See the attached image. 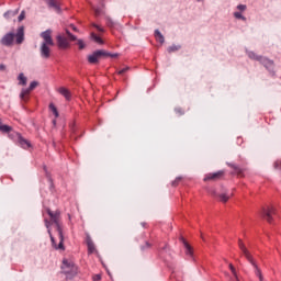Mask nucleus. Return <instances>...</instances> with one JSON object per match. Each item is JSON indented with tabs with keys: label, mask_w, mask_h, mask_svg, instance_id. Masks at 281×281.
<instances>
[{
	"label": "nucleus",
	"mask_w": 281,
	"mask_h": 281,
	"mask_svg": "<svg viewBox=\"0 0 281 281\" xmlns=\"http://www.w3.org/2000/svg\"><path fill=\"white\" fill-rule=\"evenodd\" d=\"M47 213L50 217V222L45 220V226L48 229V235L50 237V243L56 249L65 250V236L63 233V224L60 222V211H52L47 209Z\"/></svg>",
	"instance_id": "obj_1"
},
{
	"label": "nucleus",
	"mask_w": 281,
	"mask_h": 281,
	"mask_svg": "<svg viewBox=\"0 0 281 281\" xmlns=\"http://www.w3.org/2000/svg\"><path fill=\"white\" fill-rule=\"evenodd\" d=\"M66 36L65 35H57L56 42L58 48H61L66 50L67 48H70V42H77V45L79 46V50H83L86 48V44L83 40H78L76 35H72L71 31L69 29H66Z\"/></svg>",
	"instance_id": "obj_2"
},
{
	"label": "nucleus",
	"mask_w": 281,
	"mask_h": 281,
	"mask_svg": "<svg viewBox=\"0 0 281 281\" xmlns=\"http://www.w3.org/2000/svg\"><path fill=\"white\" fill-rule=\"evenodd\" d=\"M52 32L53 31L48 29V31H44L43 33H41L43 43L41 44L40 50H41V57H43V59H49V57H52V49L49 48V46H54Z\"/></svg>",
	"instance_id": "obj_3"
},
{
	"label": "nucleus",
	"mask_w": 281,
	"mask_h": 281,
	"mask_svg": "<svg viewBox=\"0 0 281 281\" xmlns=\"http://www.w3.org/2000/svg\"><path fill=\"white\" fill-rule=\"evenodd\" d=\"M238 246H239L243 255H245L246 259L255 268L256 276L259 278L260 281H263L262 272H261L257 261H255L251 252H249L248 248L245 246V244H244V241H241V239L238 240Z\"/></svg>",
	"instance_id": "obj_4"
},
{
	"label": "nucleus",
	"mask_w": 281,
	"mask_h": 281,
	"mask_svg": "<svg viewBox=\"0 0 281 281\" xmlns=\"http://www.w3.org/2000/svg\"><path fill=\"white\" fill-rule=\"evenodd\" d=\"M249 59H252L255 61H259L267 70L273 71L276 68V64L272 59H268L267 57H262L260 55H256L254 52L247 53Z\"/></svg>",
	"instance_id": "obj_5"
},
{
	"label": "nucleus",
	"mask_w": 281,
	"mask_h": 281,
	"mask_svg": "<svg viewBox=\"0 0 281 281\" xmlns=\"http://www.w3.org/2000/svg\"><path fill=\"white\" fill-rule=\"evenodd\" d=\"M277 209L276 206H263L260 211L261 217L269 222V224H272L273 222V215H276Z\"/></svg>",
	"instance_id": "obj_6"
},
{
	"label": "nucleus",
	"mask_w": 281,
	"mask_h": 281,
	"mask_svg": "<svg viewBox=\"0 0 281 281\" xmlns=\"http://www.w3.org/2000/svg\"><path fill=\"white\" fill-rule=\"evenodd\" d=\"M101 57H117V55H110L105 50H95V53L88 56V61L89 64H99Z\"/></svg>",
	"instance_id": "obj_7"
},
{
	"label": "nucleus",
	"mask_w": 281,
	"mask_h": 281,
	"mask_svg": "<svg viewBox=\"0 0 281 281\" xmlns=\"http://www.w3.org/2000/svg\"><path fill=\"white\" fill-rule=\"evenodd\" d=\"M61 270L65 274H76L78 272V267L71 261H68V259H64Z\"/></svg>",
	"instance_id": "obj_8"
},
{
	"label": "nucleus",
	"mask_w": 281,
	"mask_h": 281,
	"mask_svg": "<svg viewBox=\"0 0 281 281\" xmlns=\"http://www.w3.org/2000/svg\"><path fill=\"white\" fill-rule=\"evenodd\" d=\"M38 86H40L38 81H32L29 88H26L25 90H22L20 94V98L22 99V101H27V98L30 97L31 92H33V90H35Z\"/></svg>",
	"instance_id": "obj_9"
},
{
	"label": "nucleus",
	"mask_w": 281,
	"mask_h": 281,
	"mask_svg": "<svg viewBox=\"0 0 281 281\" xmlns=\"http://www.w3.org/2000/svg\"><path fill=\"white\" fill-rule=\"evenodd\" d=\"M225 176V171H216L215 173H206L204 177V182L213 181L216 182L217 180H222Z\"/></svg>",
	"instance_id": "obj_10"
},
{
	"label": "nucleus",
	"mask_w": 281,
	"mask_h": 281,
	"mask_svg": "<svg viewBox=\"0 0 281 281\" xmlns=\"http://www.w3.org/2000/svg\"><path fill=\"white\" fill-rule=\"evenodd\" d=\"M15 40L14 33H7L1 40L2 46H13Z\"/></svg>",
	"instance_id": "obj_11"
},
{
	"label": "nucleus",
	"mask_w": 281,
	"mask_h": 281,
	"mask_svg": "<svg viewBox=\"0 0 281 281\" xmlns=\"http://www.w3.org/2000/svg\"><path fill=\"white\" fill-rule=\"evenodd\" d=\"M24 40H25V29L24 26H20V29H18L16 31L15 43L23 44Z\"/></svg>",
	"instance_id": "obj_12"
},
{
	"label": "nucleus",
	"mask_w": 281,
	"mask_h": 281,
	"mask_svg": "<svg viewBox=\"0 0 281 281\" xmlns=\"http://www.w3.org/2000/svg\"><path fill=\"white\" fill-rule=\"evenodd\" d=\"M87 246H88V254L89 255L98 252V250L95 248V244H94L93 239H91V237H87Z\"/></svg>",
	"instance_id": "obj_13"
},
{
	"label": "nucleus",
	"mask_w": 281,
	"mask_h": 281,
	"mask_svg": "<svg viewBox=\"0 0 281 281\" xmlns=\"http://www.w3.org/2000/svg\"><path fill=\"white\" fill-rule=\"evenodd\" d=\"M47 5L49 8H54V10H56V12H61L60 0H47Z\"/></svg>",
	"instance_id": "obj_14"
},
{
	"label": "nucleus",
	"mask_w": 281,
	"mask_h": 281,
	"mask_svg": "<svg viewBox=\"0 0 281 281\" xmlns=\"http://www.w3.org/2000/svg\"><path fill=\"white\" fill-rule=\"evenodd\" d=\"M59 94L65 97L66 101H71V92L67 88H59L58 89Z\"/></svg>",
	"instance_id": "obj_15"
},
{
	"label": "nucleus",
	"mask_w": 281,
	"mask_h": 281,
	"mask_svg": "<svg viewBox=\"0 0 281 281\" xmlns=\"http://www.w3.org/2000/svg\"><path fill=\"white\" fill-rule=\"evenodd\" d=\"M13 127H11L10 125H4L2 123V120L0 119V132L4 133V134H9L10 132H12Z\"/></svg>",
	"instance_id": "obj_16"
},
{
	"label": "nucleus",
	"mask_w": 281,
	"mask_h": 281,
	"mask_svg": "<svg viewBox=\"0 0 281 281\" xmlns=\"http://www.w3.org/2000/svg\"><path fill=\"white\" fill-rule=\"evenodd\" d=\"M19 86H26L27 85V77L21 72L18 77Z\"/></svg>",
	"instance_id": "obj_17"
},
{
	"label": "nucleus",
	"mask_w": 281,
	"mask_h": 281,
	"mask_svg": "<svg viewBox=\"0 0 281 281\" xmlns=\"http://www.w3.org/2000/svg\"><path fill=\"white\" fill-rule=\"evenodd\" d=\"M19 143L21 145V147H23V149H29L31 147V143L30 140H26V138H19Z\"/></svg>",
	"instance_id": "obj_18"
},
{
	"label": "nucleus",
	"mask_w": 281,
	"mask_h": 281,
	"mask_svg": "<svg viewBox=\"0 0 281 281\" xmlns=\"http://www.w3.org/2000/svg\"><path fill=\"white\" fill-rule=\"evenodd\" d=\"M229 167L234 169V172L237 176H244V169H241V167H238V165H229Z\"/></svg>",
	"instance_id": "obj_19"
},
{
	"label": "nucleus",
	"mask_w": 281,
	"mask_h": 281,
	"mask_svg": "<svg viewBox=\"0 0 281 281\" xmlns=\"http://www.w3.org/2000/svg\"><path fill=\"white\" fill-rule=\"evenodd\" d=\"M155 37L157 42H159L160 44H165V37L160 33V31H155Z\"/></svg>",
	"instance_id": "obj_20"
},
{
	"label": "nucleus",
	"mask_w": 281,
	"mask_h": 281,
	"mask_svg": "<svg viewBox=\"0 0 281 281\" xmlns=\"http://www.w3.org/2000/svg\"><path fill=\"white\" fill-rule=\"evenodd\" d=\"M183 244H184L187 255L192 256L193 255L192 246H190V244L188 241H186V239H183Z\"/></svg>",
	"instance_id": "obj_21"
},
{
	"label": "nucleus",
	"mask_w": 281,
	"mask_h": 281,
	"mask_svg": "<svg viewBox=\"0 0 281 281\" xmlns=\"http://www.w3.org/2000/svg\"><path fill=\"white\" fill-rule=\"evenodd\" d=\"M217 198L221 202H228L231 195H228L227 193H218Z\"/></svg>",
	"instance_id": "obj_22"
},
{
	"label": "nucleus",
	"mask_w": 281,
	"mask_h": 281,
	"mask_svg": "<svg viewBox=\"0 0 281 281\" xmlns=\"http://www.w3.org/2000/svg\"><path fill=\"white\" fill-rule=\"evenodd\" d=\"M91 40H93V42H95L97 44H104L103 40L95 35V33H91Z\"/></svg>",
	"instance_id": "obj_23"
},
{
	"label": "nucleus",
	"mask_w": 281,
	"mask_h": 281,
	"mask_svg": "<svg viewBox=\"0 0 281 281\" xmlns=\"http://www.w3.org/2000/svg\"><path fill=\"white\" fill-rule=\"evenodd\" d=\"M229 269L232 270V272H233V274L235 277L234 281H240L238 279L237 270H236L235 266H233V263H229Z\"/></svg>",
	"instance_id": "obj_24"
},
{
	"label": "nucleus",
	"mask_w": 281,
	"mask_h": 281,
	"mask_svg": "<svg viewBox=\"0 0 281 281\" xmlns=\"http://www.w3.org/2000/svg\"><path fill=\"white\" fill-rule=\"evenodd\" d=\"M49 110H52V112L55 115V117L58 119V116H59L58 110H57L56 105H54V103H50Z\"/></svg>",
	"instance_id": "obj_25"
},
{
	"label": "nucleus",
	"mask_w": 281,
	"mask_h": 281,
	"mask_svg": "<svg viewBox=\"0 0 281 281\" xmlns=\"http://www.w3.org/2000/svg\"><path fill=\"white\" fill-rule=\"evenodd\" d=\"M234 16H236V19H243V21H247V18H245L243 13H239V11H236V13H234Z\"/></svg>",
	"instance_id": "obj_26"
},
{
	"label": "nucleus",
	"mask_w": 281,
	"mask_h": 281,
	"mask_svg": "<svg viewBox=\"0 0 281 281\" xmlns=\"http://www.w3.org/2000/svg\"><path fill=\"white\" fill-rule=\"evenodd\" d=\"M167 50L168 53H176L177 50H180V46H169Z\"/></svg>",
	"instance_id": "obj_27"
},
{
	"label": "nucleus",
	"mask_w": 281,
	"mask_h": 281,
	"mask_svg": "<svg viewBox=\"0 0 281 281\" xmlns=\"http://www.w3.org/2000/svg\"><path fill=\"white\" fill-rule=\"evenodd\" d=\"M181 180H182L181 177L176 178V180H173V182H172V186H173V187H177Z\"/></svg>",
	"instance_id": "obj_28"
},
{
	"label": "nucleus",
	"mask_w": 281,
	"mask_h": 281,
	"mask_svg": "<svg viewBox=\"0 0 281 281\" xmlns=\"http://www.w3.org/2000/svg\"><path fill=\"white\" fill-rule=\"evenodd\" d=\"M238 10H240V12H244V10H247L246 4H238Z\"/></svg>",
	"instance_id": "obj_29"
},
{
	"label": "nucleus",
	"mask_w": 281,
	"mask_h": 281,
	"mask_svg": "<svg viewBox=\"0 0 281 281\" xmlns=\"http://www.w3.org/2000/svg\"><path fill=\"white\" fill-rule=\"evenodd\" d=\"M130 68H123L122 70H119V75H125V72H128Z\"/></svg>",
	"instance_id": "obj_30"
},
{
	"label": "nucleus",
	"mask_w": 281,
	"mask_h": 281,
	"mask_svg": "<svg viewBox=\"0 0 281 281\" xmlns=\"http://www.w3.org/2000/svg\"><path fill=\"white\" fill-rule=\"evenodd\" d=\"M281 167V160H277L274 162V169H279Z\"/></svg>",
	"instance_id": "obj_31"
},
{
	"label": "nucleus",
	"mask_w": 281,
	"mask_h": 281,
	"mask_svg": "<svg viewBox=\"0 0 281 281\" xmlns=\"http://www.w3.org/2000/svg\"><path fill=\"white\" fill-rule=\"evenodd\" d=\"M25 19V11H22V13L19 15V21H23Z\"/></svg>",
	"instance_id": "obj_32"
},
{
	"label": "nucleus",
	"mask_w": 281,
	"mask_h": 281,
	"mask_svg": "<svg viewBox=\"0 0 281 281\" xmlns=\"http://www.w3.org/2000/svg\"><path fill=\"white\" fill-rule=\"evenodd\" d=\"M94 27H97V30H99V32H104V29H102V26H98V24H93Z\"/></svg>",
	"instance_id": "obj_33"
},
{
	"label": "nucleus",
	"mask_w": 281,
	"mask_h": 281,
	"mask_svg": "<svg viewBox=\"0 0 281 281\" xmlns=\"http://www.w3.org/2000/svg\"><path fill=\"white\" fill-rule=\"evenodd\" d=\"M0 70H7V66H4V64H0Z\"/></svg>",
	"instance_id": "obj_34"
},
{
	"label": "nucleus",
	"mask_w": 281,
	"mask_h": 281,
	"mask_svg": "<svg viewBox=\"0 0 281 281\" xmlns=\"http://www.w3.org/2000/svg\"><path fill=\"white\" fill-rule=\"evenodd\" d=\"M101 12H102L101 9H95V10H94V13H95V14H101Z\"/></svg>",
	"instance_id": "obj_35"
},
{
	"label": "nucleus",
	"mask_w": 281,
	"mask_h": 281,
	"mask_svg": "<svg viewBox=\"0 0 281 281\" xmlns=\"http://www.w3.org/2000/svg\"><path fill=\"white\" fill-rule=\"evenodd\" d=\"M70 27H72V30H75V32H78L77 26H74V24H70Z\"/></svg>",
	"instance_id": "obj_36"
},
{
	"label": "nucleus",
	"mask_w": 281,
	"mask_h": 281,
	"mask_svg": "<svg viewBox=\"0 0 281 281\" xmlns=\"http://www.w3.org/2000/svg\"><path fill=\"white\" fill-rule=\"evenodd\" d=\"M176 112H179V114H184L183 110H176Z\"/></svg>",
	"instance_id": "obj_37"
},
{
	"label": "nucleus",
	"mask_w": 281,
	"mask_h": 281,
	"mask_svg": "<svg viewBox=\"0 0 281 281\" xmlns=\"http://www.w3.org/2000/svg\"><path fill=\"white\" fill-rule=\"evenodd\" d=\"M146 246H147V247H149V246H150V244H148V241H147V243H146Z\"/></svg>",
	"instance_id": "obj_38"
},
{
	"label": "nucleus",
	"mask_w": 281,
	"mask_h": 281,
	"mask_svg": "<svg viewBox=\"0 0 281 281\" xmlns=\"http://www.w3.org/2000/svg\"><path fill=\"white\" fill-rule=\"evenodd\" d=\"M9 13H4V16H8Z\"/></svg>",
	"instance_id": "obj_39"
}]
</instances>
